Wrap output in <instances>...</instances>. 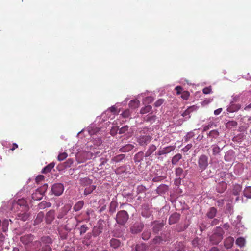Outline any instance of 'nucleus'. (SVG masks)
<instances>
[{
    "label": "nucleus",
    "instance_id": "55",
    "mask_svg": "<svg viewBox=\"0 0 251 251\" xmlns=\"http://www.w3.org/2000/svg\"><path fill=\"white\" fill-rule=\"evenodd\" d=\"M92 152H93L94 153V159L97 156H100L102 154V153H101L100 151H98V150H97L96 151H94Z\"/></svg>",
    "mask_w": 251,
    "mask_h": 251
},
{
    "label": "nucleus",
    "instance_id": "9",
    "mask_svg": "<svg viewBox=\"0 0 251 251\" xmlns=\"http://www.w3.org/2000/svg\"><path fill=\"white\" fill-rule=\"evenodd\" d=\"M175 150V147L174 146H168L166 148H162V149L159 150L157 152L155 153V156H161L162 155L166 154L172 151Z\"/></svg>",
    "mask_w": 251,
    "mask_h": 251
},
{
    "label": "nucleus",
    "instance_id": "12",
    "mask_svg": "<svg viewBox=\"0 0 251 251\" xmlns=\"http://www.w3.org/2000/svg\"><path fill=\"white\" fill-rule=\"evenodd\" d=\"M144 228V224L142 223L135 224L131 228V232L132 233H137L142 231Z\"/></svg>",
    "mask_w": 251,
    "mask_h": 251
},
{
    "label": "nucleus",
    "instance_id": "56",
    "mask_svg": "<svg viewBox=\"0 0 251 251\" xmlns=\"http://www.w3.org/2000/svg\"><path fill=\"white\" fill-rule=\"evenodd\" d=\"M202 92L203 94H209L211 92V88L208 87H206L202 89Z\"/></svg>",
    "mask_w": 251,
    "mask_h": 251
},
{
    "label": "nucleus",
    "instance_id": "1",
    "mask_svg": "<svg viewBox=\"0 0 251 251\" xmlns=\"http://www.w3.org/2000/svg\"><path fill=\"white\" fill-rule=\"evenodd\" d=\"M29 207L25 199L22 198L17 201V219L25 221L29 218V214L27 212L29 211Z\"/></svg>",
    "mask_w": 251,
    "mask_h": 251
},
{
    "label": "nucleus",
    "instance_id": "51",
    "mask_svg": "<svg viewBox=\"0 0 251 251\" xmlns=\"http://www.w3.org/2000/svg\"><path fill=\"white\" fill-rule=\"evenodd\" d=\"M164 102V100L162 99H160L154 103L155 107H159Z\"/></svg>",
    "mask_w": 251,
    "mask_h": 251
},
{
    "label": "nucleus",
    "instance_id": "42",
    "mask_svg": "<svg viewBox=\"0 0 251 251\" xmlns=\"http://www.w3.org/2000/svg\"><path fill=\"white\" fill-rule=\"evenodd\" d=\"M156 119V116L155 115H148L146 116V121L149 122L151 123H153Z\"/></svg>",
    "mask_w": 251,
    "mask_h": 251
},
{
    "label": "nucleus",
    "instance_id": "44",
    "mask_svg": "<svg viewBox=\"0 0 251 251\" xmlns=\"http://www.w3.org/2000/svg\"><path fill=\"white\" fill-rule=\"evenodd\" d=\"M43 218V214L42 213L38 214V215L36 217V219H35L34 220V223L35 224H39V223H40L42 221Z\"/></svg>",
    "mask_w": 251,
    "mask_h": 251
},
{
    "label": "nucleus",
    "instance_id": "30",
    "mask_svg": "<svg viewBox=\"0 0 251 251\" xmlns=\"http://www.w3.org/2000/svg\"><path fill=\"white\" fill-rule=\"evenodd\" d=\"M140 102L137 100H131L129 103V106L132 108H136L138 107Z\"/></svg>",
    "mask_w": 251,
    "mask_h": 251
},
{
    "label": "nucleus",
    "instance_id": "40",
    "mask_svg": "<svg viewBox=\"0 0 251 251\" xmlns=\"http://www.w3.org/2000/svg\"><path fill=\"white\" fill-rule=\"evenodd\" d=\"M74 161L72 158L67 159V160L63 163V166L65 168H69L71 167L72 164H73Z\"/></svg>",
    "mask_w": 251,
    "mask_h": 251
},
{
    "label": "nucleus",
    "instance_id": "21",
    "mask_svg": "<svg viewBox=\"0 0 251 251\" xmlns=\"http://www.w3.org/2000/svg\"><path fill=\"white\" fill-rule=\"evenodd\" d=\"M156 149V146L153 144H151L147 150L145 154V157H148L151 155V154L155 151Z\"/></svg>",
    "mask_w": 251,
    "mask_h": 251
},
{
    "label": "nucleus",
    "instance_id": "43",
    "mask_svg": "<svg viewBox=\"0 0 251 251\" xmlns=\"http://www.w3.org/2000/svg\"><path fill=\"white\" fill-rule=\"evenodd\" d=\"M67 156V154L65 152L61 153L57 156V160L59 161H63L66 158Z\"/></svg>",
    "mask_w": 251,
    "mask_h": 251
},
{
    "label": "nucleus",
    "instance_id": "19",
    "mask_svg": "<svg viewBox=\"0 0 251 251\" xmlns=\"http://www.w3.org/2000/svg\"><path fill=\"white\" fill-rule=\"evenodd\" d=\"M227 184L224 181H222L219 183L218 186L217 187V191L219 193H223L225 190L226 189Z\"/></svg>",
    "mask_w": 251,
    "mask_h": 251
},
{
    "label": "nucleus",
    "instance_id": "25",
    "mask_svg": "<svg viewBox=\"0 0 251 251\" xmlns=\"http://www.w3.org/2000/svg\"><path fill=\"white\" fill-rule=\"evenodd\" d=\"M118 207V202L112 201L110 202L109 207V212L110 213L113 214L116 210V209Z\"/></svg>",
    "mask_w": 251,
    "mask_h": 251
},
{
    "label": "nucleus",
    "instance_id": "11",
    "mask_svg": "<svg viewBox=\"0 0 251 251\" xmlns=\"http://www.w3.org/2000/svg\"><path fill=\"white\" fill-rule=\"evenodd\" d=\"M152 232H153L154 234H157L161 230L164 226V224L158 221H154L152 223Z\"/></svg>",
    "mask_w": 251,
    "mask_h": 251
},
{
    "label": "nucleus",
    "instance_id": "23",
    "mask_svg": "<svg viewBox=\"0 0 251 251\" xmlns=\"http://www.w3.org/2000/svg\"><path fill=\"white\" fill-rule=\"evenodd\" d=\"M54 211H52V210H50L49 211L47 214V216H46V220H47V222L48 223H50L52 221V220L54 219Z\"/></svg>",
    "mask_w": 251,
    "mask_h": 251
},
{
    "label": "nucleus",
    "instance_id": "10",
    "mask_svg": "<svg viewBox=\"0 0 251 251\" xmlns=\"http://www.w3.org/2000/svg\"><path fill=\"white\" fill-rule=\"evenodd\" d=\"M176 176L175 182L176 184L179 183L181 182V179L184 177L183 169L181 167L177 168L176 170Z\"/></svg>",
    "mask_w": 251,
    "mask_h": 251
},
{
    "label": "nucleus",
    "instance_id": "17",
    "mask_svg": "<svg viewBox=\"0 0 251 251\" xmlns=\"http://www.w3.org/2000/svg\"><path fill=\"white\" fill-rule=\"evenodd\" d=\"M240 108L241 105L239 104H231L227 108V111L232 113L240 110Z\"/></svg>",
    "mask_w": 251,
    "mask_h": 251
},
{
    "label": "nucleus",
    "instance_id": "31",
    "mask_svg": "<svg viewBox=\"0 0 251 251\" xmlns=\"http://www.w3.org/2000/svg\"><path fill=\"white\" fill-rule=\"evenodd\" d=\"M242 187L239 185L236 184L235 185L233 188V194L235 195H239L240 192L241 191Z\"/></svg>",
    "mask_w": 251,
    "mask_h": 251
},
{
    "label": "nucleus",
    "instance_id": "47",
    "mask_svg": "<svg viewBox=\"0 0 251 251\" xmlns=\"http://www.w3.org/2000/svg\"><path fill=\"white\" fill-rule=\"evenodd\" d=\"M41 240L43 242L47 243V244H51L52 243L51 239L49 236L43 237L41 238Z\"/></svg>",
    "mask_w": 251,
    "mask_h": 251
},
{
    "label": "nucleus",
    "instance_id": "52",
    "mask_svg": "<svg viewBox=\"0 0 251 251\" xmlns=\"http://www.w3.org/2000/svg\"><path fill=\"white\" fill-rule=\"evenodd\" d=\"M175 90L176 91L177 95H179L182 94L183 88L180 86H177L175 88Z\"/></svg>",
    "mask_w": 251,
    "mask_h": 251
},
{
    "label": "nucleus",
    "instance_id": "14",
    "mask_svg": "<svg viewBox=\"0 0 251 251\" xmlns=\"http://www.w3.org/2000/svg\"><path fill=\"white\" fill-rule=\"evenodd\" d=\"M110 247L114 249H117L121 245V242L119 239L112 238L110 241Z\"/></svg>",
    "mask_w": 251,
    "mask_h": 251
},
{
    "label": "nucleus",
    "instance_id": "45",
    "mask_svg": "<svg viewBox=\"0 0 251 251\" xmlns=\"http://www.w3.org/2000/svg\"><path fill=\"white\" fill-rule=\"evenodd\" d=\"M88 227L86 225H81L80 228V235H82L85 232H87L88 230Z\"/></svg>",
    "mask_w": 251,
    "mask_h": 251
},
{
    "label": "nucleus",
    "instance_id": "5",
    "mask_svg": "<svg viewBox=\"0 0 251 251\" xmlns=\"http://www.w3.org/2000/svg\"><path fill=\"white\" fill-rule=\"evenodd\" d=\"M48 189V185L45 184L38 188L35 192L32 194V198L34 201H39L42 199L43 195L46 193Z\"/></svg>",
    "mask_w": 251,
    "mask_h": 251
},
{
    "label": "nucleus",
    "instance_id": "63",
    "mask_svg": "<svg viewBox=\"0 0 251 251\" xmlns=\"http://www.w3.org/2000/svg\"><path fill=\"white\" fill-rule=\"evenodd\" d=\"M210 125H208V126H204L203 127V131H207V130H208L209 129V128L210 127Z\"/></svg>",
    "mask_w": 251,
    "mask_h": 251
},
{
    "label": "nucleus",
    "instance_id": "29",
    "mask_svg": "<svg viewBox=\"0 0 251 251\" xmlns=\"http://www.w3.org/2000/svg\"><path fill=\"white\" fill-rule=\"evenodd\" d=\"M126 155L124 154H120L117 156H115L112 158V161L115 163H118L121 162L124 158H125Z\"/></svg>",
    "mask_w": 251,
    "mask_h": 251
},
{
    "label": "nucleus",
    "instance_id": "2",
    "mask_svg": "<svg viewBox=\"0 0 251 251\" xmlns=\"http://www.w3.org/2000/svg\"><path fill=\"white\" fill-rule=\"evenodd\" d=\"M224 231L220 227H217L215 231L210 237V241L213 244H218L223 238Z\"/></svg>",
    "mask_w": 251,
    "mask_h": 251
},
{
    "label": "nucleus",
    "instance_id": "16",
    "mask_svg": "<svg viewBox=\"0 0 251 251\" xmlns=\"http://www.w3.org/2000/svg\"><path fill=\"white\" fill-rule=\"evenodd\" d=\"M166 239H163L162 237L159 236H156L151 241V245H159L162 242L166 241Z\"/></svg>",
    "mask_w": 251,
    "mask_h": 251
},
{
    "label": "nucleus",
    "instance_id": "50",
    "mask_svg": "<svg viewBox=\"0 0 251 251\" xmlns=\"http://www.w3.org/2000/svg\"><path fill=\"white\" fill-rule=\"evenodd\" d=\"M45 179V176L43 175H38L36 176V178H35V181L37 183H39L40 182L43 181Z\"/></svg>",
    "mask_w": 251,
    "mask_h": 251
},
{
    "label": "nucleus",
    "instance_id": "59",
    "mask_svg": "<svg viewBox=\"0 0 251 251\" xmlns=\"http://www.w3.org/2000/svg\"><path fill=\"white\" fill-rule=\"evenodd\" d=\"M217 205L218 206H222L224 204L223 200H219L217 201Z\"/></svg>",
    "mask_w": 251,
    "mask_h": 251
},
{
    "label": "nucleus",
    "instance_id": "58",
    "mask_svg": "<svg viewBox=\"0 0 251 251\" xmlns=\"http://www.w3.org/2000/svg\"><path fill=\"white\" fill-rule=\"evenodd\" d=\"M219 223V220L217 219H214L211 222V225L214 226L218 224Z\"/></svg>",
    "mask_w": 251,
    "mask_h": 251
},
{
    "label": "nucleus",
    "instance_id": "13",
    "mask_svg": "<svg viewBox=\"0 0 251 251\" xmlns=\"http://www.w3.org/2000/svg\"><path fill=\"white\" fill-rule=\"evenodd\" d=\"M180 218V215L177 213H174L169 218V224H176Z\"/></svg>",
    "mask_w": 251,
    "mask_h": 251
},
{
    "label": "nucleus",
    "instance_id": "36",
    "mask_svg": "<svg viewBox=\"0 0 251 251\" xmlns=\"http://www.w3.org/2000/svg\"><path fill=\"white\" fill-rule=\"evenodd\" d=\"M102 231V227L99 226L98 227L95 226L94 228L93 233L94 235L95 236H98Z\"/></svg>",
    "mask_w": 251,
    "mask_h": 251
},
{
    "label": "nucleus",
    "instance_id": "22",
    "mask_svg": "<svg viewBox=\"0 0 251 251\" xmlns=\"http://www.w3.org/2000/svg\"><path fill=\"white\" fill-rule=\"evenodd\" d=\"M84 205V201H78L77 203H76L74 207L73 210L75 211H78L81 210Z\"/></svg>",
    "mask_w": 251,
    "mask_h": 251
},
{
    "label": "nucleus",
    "instance_id": "18",
    "mask_svg": "<svg viewBox=\"0 0 251 251\" xmlns=\"http://www.w3.org/2000/svg\"><path fill=\"white\" fill-rule=\"evenodd\" d=\"M217 213V209L215 207H211L209 209L206 213V216L210 219H213L216 216Z\"/></svg>",
    "mask_w": 251,
    "mask_h": 251
},
{
    "label": "nucleus",
    "instance_id": "4",
    "mask_svg": "<svg viewBox=\"0 0 251 251\" xmlns=\"http://www.w3.org/2000/svg\"><path fill=\"white\" fill-rule=\"evenodd\" d=\"M128 214L126 210L119 211L116 216V221L120 225H123L126 224L128 219Z\"/></svg>",
    "mask_w": 251,
    "mask_h": 251
},
{
    "label": "nucleus",
    "instance_id": "61",
    "mask_svg": "<svg viewBox=\"0 0 251 251\" xmlns=\"http://www.w3.org/2000/svg\"><path fill=\"white\" fill-rule=\"evenodd\" d=\"M223 227L225 230H227L229 229V228L230 227V226H229V224H225L224 225Z\"/></svg>",
    "mask_w": 251,
    "mask_h": 251
},
{
    "label": "nucleus",
    "instance_id": "33",
    "mask_svg": "<svg viewBox=\"0 0 251 251\" xmlns=\"http://www.w3.org/2000/svg\"><path fill=\"white\" fill-rule=\"evenodd\" d=\"M51 204L50 202L46 201H42L39 204V208L40 209H45L47 207H50Z\"/></svg>",
    "mask_w": 251,
    "mask_h": 251
},
{
    "label": "nucleus",
    "instance_id": "49",
    "mask_svg": "<svg viewBox=\"0 0 251 251\" xmlns=\"http://www.w3.org/2000/svg\"><path fill=\"white\" fill-rule=\"evenodd\" d=\"M128 129V126H125L122 127L121 128L119 129V133L120 134H124L125 133Z\"/></svg>",
    "mask_w": 251,
    "mask_h": 251
},
{
    "label": "nucleus",
    "instance_id": "20",
    "mask_svg": "<svg viewBox=\"0 0 251 251\" xmlns=\"http://www.w3.org/2000/svg\"><path fill=\"white\" fill-rule=\"evenodd\" d=\"M80 183L82 186H87L90 185L93 183V180L87 177L80 178Z\"/></svg>",
    "mask_w": 251,
    "mask_h": 251
},
{
    "label": "nucleus",
    "instance_id": "32",
    "mask_svg": "<svg viewBox=\"0 0 251 251\" xmlns=\"http://www.w3.org/2000/svg\"><path fill=\"white\" fill-rule=\"evenodd\" d=\"M151 110H152L151 106L149 105H146L140 109V114H144L147 113L151 111Z\"/></svg>",
    "mask_w": 251,
    "mask_h": 251
},
{
    "label": "nucleus",
    "instance_id": "15",
    "mask_svg": "<svg viewBox=\"0 0 251 251\" xmlns=\"http://www.w3.org/2000/svg\"><path fill=\"white\" fill-rule=\"evenodd\" d=\"M234 238L232 237L226 238L224 241V246L226 249H230L233 245Z\"/></svg>",
    "mask_w": 251,
    "mask_h": 251
},
{
    "label": "nucleus",
    "instance_id": "35",
    "mask_svg": "<svg viewBox=\"0 0 251 251\" xmlns=\"http://www.w3.org/2000/svg\"><path fill=\"white\" fill-rule=\"evenodd\" d=\"M151 232L150 230H145L142 233V239L144 240H147L151 237Z\"/></svg>",
    "mask_w": 251,
    "mask_h": 251
},
{
    "label": "nucleus",
    "instance_id": "64",
    "mask_svg": "<svg viewBox=\"0 0 251 251\" xmlns=\"http://www.w3.org/2000/svg\"><path fill=\"white\" fill-rule=\"evenodd\" d=\"M249 109H251V103L244 107V110H247Z\"/></svg>",
    "mask_w": 251,
    "mask_h": 251
},
{
    "label": "nucleus",
    "instance_id": "7",
    "mask_svg": "<svg viewBox=\"0 0 251 251\" xmlns=\"http://www.w3.org/2000/svg\"><path fill=\"white\" fill-rule=\"evenodd\" d=\"M64 190V186L60 183H55L51 186V192L54 195L58 196L63 194Z\"/></svg>",
    "mask_w": 251,
    "mask_h": 251
},
{
    "label": "nucleus",
    "instance_id": "38",
    "mask_svg": "<svg viewBox=\"0 0 251 251\" xmlns=\"http://www.w3.org/2000/svg\"><path fill=\"white\" fill-rule=\"evenodd\" d=\"M212 151H213V154L216 155L220 153L221 151V149L218 147V146L215 145L212 146Z\"/></svg>",
    "mask_w": 251,
    "mask_h": 251
},
{
    "label": "nucleus",
    "instance_id": "48",
    "mask_svg": "<svg viewBox=\"0 0 251 251\" xmlns=\"http://www.w3.org/2000/svg\"><path fill=\"white\" fill-rule=\"evenodd\" d=\"M121 115L123 118H128L130 116V112L128 109L126 110L122 113Z\"/></svg>",
    "mask_w": 251,
    "mask_h": 251
},
{
    "label": "nucleus",
    "instance_id": "37",
    "mask_svg": "<svg viewBox=\"0 0 251 251\" xmlns=\"http://www.w3.org/2000/svg\"><path fill=\"white\" fill-rule=\"evenodd\" d=\"M95 189L96 186H90L89 187H86L85 189H84V195H89V194L93 192Z\"/></svg>",
    "mask_w": 251,
    "mask_h": 251
},
{
    "label": "nucleus",
    "instance_id": "41",
    "mask_svg": "<svg viewBox=\"0 0 251 251\" xmlns=\"http://www.w3.org/2000/svg\"><path fill=\"white\" fill-rule=\"evenodd\" d=\"M236 244L240 247L244 246L245 239L244 238L240 237L236 239Z\"/></svg>",
    "mask_w": 251,
    "mask_h": 251
},
{
    "label": "nucleus",
    "instance_id": "6",
    "mask_svg": "<svg viewBox=\"0 0 251 251\" xmlns=\"http://www.w3.org/2000/svg\"><path fill=\"white\" fill-rule=\"evenodd\" d=\"M199 169L201 171H203L207 168L208 166V157L205 155H201L199 157L198 160Z\"/></svg>",
    "mask_w": 251,
    "mask_h": 251
},
{
    "label": "nucleus",
    "instance_id": "54",
    "mask_svg": "<svg viewBox=\"0 0 251 251\" xmlns=\"http://www.w3.org/2000/svg\"><path fill=\"white\" fill-rule=\"evenodd\" d=\"M41 251H51V248L50 246L46 245L42 247Z\"/></svg>",
    "mask_w": 251,
    "mask_h": 251
},
{
    "label": "nucleus",
    "instance_id": "60",
    "mask_svg": "<svg viewBox=\"0 0 251 251\" xmlns=\"http://www.w3.org/2000/svg\"><path fill=\"white\" fill-rule=\"evenodd\" d=\"M222 111V108H219L214 111V114L216 115H218L221 113Z\"/></svg>",
    "mask_w": 251,
    "mask_h": 251
},
{
    "label": "nucleus",
    "instance_id": "3",
    "mask_svg": "<svg viewBox=\"0 0 251 251\" xmlns=\"http://www.w3.org/2000/svg\"><path fill=\"white\" fill-rule=\"evenodd\" d=\"M94 153L88 151H82L77 153L76 155L77 161L78 163L85 162L87 160L93 159Z\"/></svg>",
    "mask_w": 251,
    "mask_h": 251
},
{
    "label": "nucleus",
    "instance_id": "28",
    "mask_svg": "<svg viewBox=\"0 0 251 251\" xmlns=\"http://www.w3.org/2000/svg\"><path fill=\"white\" fill-rule=\"evenodd\" d=\"M208 135L212 139H216L219 136V133L217 130H213L210 131L209 132V133H208Z\"/></svg>",
    "mask_w": 251,
    "mask_h": 251
},
{
    "label": "nucleus",
    "instance_id": "34",
    "mask_svg": "<svg viewBox=\"0 0 251 251\" xmlns=\"http://www.w3.org/2000/svg\"><path fill=\"white\" fill-rule=\"evenodd\" d=\"M244 196L248 198H251V186H248L245 188L243 191Z\"/></svg>",
    "mask_w": 251,
    "mask_h": 251
},
{
    "label": "nucleus",
    "instance_id": "57",
    "mask_svg": "<svg viewBox=\"0 0 251 251\" xmlns=\"http://www.w3.org/2000/svg\"><path fill=\"white\" fill-rule=\"evenodd\" d=\"M100 160H101V162L99 164L100 166H102L107 162V159H106L105 158H100Z\"/></svg>",
    "mask_w": 251,
    "mask_h": 251
},
{
    "label": "nucleus",
    "instance_id": "39",
    "mask_svg": "<svg viewBox=\"0 0 251 251\" xmlns=\"http://www.w3.org/2000/svg\"><path fill=\"white\" fill-rule=\"evenodd\" d=\"M194 110V106H190L188 108H187L185 111H184L182 114V116L184 117L188 116L189 114H190L192 112H193Z\"/></svg>",
    "mask_w": 251,
    "mask_h": 251
},
{
    "label": "nucleus",
    "instance_id": "62",
    "mask_svg": "<svg viewBox=\"0 0 251 251\" xmlns=\"http://www.w3.org/2000/svg\"><path fill=\"white\" fill-rule=\"evenodd\" d=\"M109 111H111L112 113H115L116 112V107L114 106H111L109 108Z\"/></svg>",
    "mask_w": 251,
    "mask_h": 251
},
{
    "label": "nucleus",
    "instance_id": "24",
    "mask_svg": "<svg viewBox=\"0 0 251 251\" xmlns=\"http://www.w3.org/2000/svg\"><path fill=\"white\" fill-rule=\"evenodd\" d=\"M55 166V164L54 163H51L47 165L45 167H44L42 170V172L43 173H47L51 171V169L54 168Z\"/></svg>",
    "mask_w": 251,
    "mask_h": 251
},
{
    "label": "nucleus",
    "instance_id": "53",
    "mask_svg": "<svg viewBox=\"0 0 251 251\" xmlns=\"http://www.w3.org/2000/svg\"><path fill=\"white\" fill-rule=\"evenodd\" d=\"M192 147V145L191 144H187L183 149L182 151L184 152H186L190 149H191Z\"/></svg>",
    "mask_w": 251,
    "mask_h": 251
},
{
    "label": "nucleus",
    "instance_id": "46",
    "mask_svg": "<svg viewBox=\"0 0 251 251\" xmlns=\"http://www.w3.org/2000/svg\"><path fill=\"white\" fill-rule=\"evenodd\" d=\"M190 97V93L187 91H183L181 94V97L185 100H187Z\"/></svg>",
    "mask_w": 251,
    "mask_h": 251
},
{
    "label": "nucleus",
    "instance_id": "27",
    "mask_svg": "<svg viewBox=\"0 0 251 251\" xmlns=\"http://www.w3.org/2000/svg\"><path fill=\"white\" fill-rule=\"evenodd\" d=\"M144 157V152L140 151L136 154L134 156V160L135 162H140L143 160Z\"/></svg>",
    "mask_w": 251,
    "mask_h": 251
},
{
    "label": "nucleus",
    "instance_id": "8",
    "mask_svg": "<svg viewBox=\"0 0 251 251\" xmlns=\"http://www.w3.org/2000/svg\"><path fill=\"white\" fill-rule=\"evenodd\" d=\"M152 140V137L149 135H141L139 137L137 142L139 145L142 146H146Z\"/></svg>",
    "mask_w": 251,
    "mask_h": 251
},
{
    "label": "nucleus",
    "instance_id": "26",
    "mask_svg": "<svg viewBox=\"0 0 251 251\" xmlns=\"http://www.w3.org/2000/svg\"><path fill=\"white\" fill-rule=\"evenodd\" d=\"M182 158V156L181 154L178 153L175 156H173L171 160L172 164H176L180 161Z\"/></svg>",
    "mask_w": 251,
    "mask_h": 251
}]
</instances>
